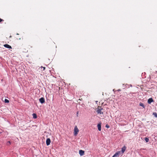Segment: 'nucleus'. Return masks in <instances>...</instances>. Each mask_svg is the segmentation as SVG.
I'll return each mask as SVG.
<instances>
[{
  "instance_id": "nucleus-11",
  "label": "nucleus",
  "mask_w": 157,
  "mask_h": 157,
  "mask_svg": "<svg viewBox=\"0 0 157 157\" xmlns=\"http://www.w3.org/2000/svg\"><path fill=\"white\" fill-rule=\"evenodd\" d=\"M33 117L34 119H36L37 118V116L36 114L33 113Z\"/></svg>"
},
{
  "instance_id": "nucleus-12",
  "label": "nucleus",
  "mask_w": 157,
  "mask_h": 157,
  "mask_svg": "<svg viewBox=\"0 0 157 157\" xmlns=\"http://www.w3.org/2000/svg\"><path fill=\"white\" fill-rule=\"evenodd\" d=\"M140 105L142 106L143 108H145V106H144V104L143 103H142L141 102H140Z\"/></svg>"
},
{
  "instance_id": "nucleus-18",
  "label": "nucleus",
  "mask_w": 157,
  "mask_h": 157,
  "mask_svg": "<svg viewBox=\"0 0 157 157\" xmlns=\"http://www.w3.org/2000/svg\"><path fill=\"white\" fill-rule=\"evenodd\" d=\"M3 21V19L0 18V22H1V21Z\"/></svg>"
},
{
  "instance_id": "nucleus-15",
  "label": "nucleus",
  "mask_w": 157,
  "mask_h": 157,
  "mask_svg": "<svg viewBox=\"0 0 157 157\" xmlns=\"http://www.w3.org/2000/svg\"><path fill=\"white\" fill-rule=\"evenodd\" d=\"M5 103H8L9 102V101L6 99H5Z\"/></svg>"
},
{
  "instance_id": "nucleus-14",
  "label": "nucleus",
  "mask_w": 157,
  "mask_h": 157,
  "mask_svg": "<svg viewBox=\"0 0 157 157\" xmlns=\"http://www.w3.org/2000/svg\"><path fill=\"white\" fill-rule=\"evenodd\" d=\"M153 115H154L155 117H157V113H156L154 112L153 113Z\"/></svg>"
},
{
  "instance_id": "nucleus-5",
  "label": "nucleus",
  "mask_w": 157,
  "mask_h": 157,
  "mask_svg": "<svg viewBox=\"0 0 157 157\" xmlns=\"http://www.w3.org/2000/svg\"><path fill=\"white\" fill-rule=\"evenodd\" d=\"M51 143V140L50 138H48L46 140V144L47 146L50 144Z\"/></svg>"
},
{
  "instance_id": "nucleus-8",
  "label": "nucleus",
  "mask_w": 157,
  "mask_h": 157,
  "mask_svg": "<svg viewBox=\"0 0 157 157\" xmlns=\"http://www.w3.org/2000/svg\"><path fill=\"white\" fill-rule=\"evenodd\" d=\"M153 101V100L152 98H149L147 101L148 104H151V102Z\"/></svg>"
},
{
  "instance_id": "nucleus-7",
  "label": "nucleus",
  "mask_w": 157,
  "mask_h": 157,
  "mask_svg": "<svg viewBox=\"0 0 157 157\" xmlns=\"http://www.w3.org/2000/svg\"><path fill=\"white\" fill-rule=\"evenodd\" d=\"M4 46L5 48H12V47L11 46H10V45L8 44H5L4 45Z\"/></svg>"
},
{
  "instance_id": "nucleus-3",
  "label": "nucleus",
  "mask_w": 157,
  "mask_h": 157,
  "mask_svg": "<svg viewBox=\"0 0 157 157\" xmlns=\"http://www.w3.org/2000/svg\"><path fill=\"white\" fill-rule=\"evenodd\" d=\"M39 101L41 103L43 104L45 102V100L44 98H41L39 99Z\"/></svg>"
},
{
  "instance_id": "nucleus-10",
  "label": "nucleus",
  "mask_w": 157,
  "mask_h": 157,
  "mask_svg": "<svg viewBox=\"0 0 157 157\" xmlns=\"http://www.w3.org/2000/svg\"><path fill=\"white\" fill-rule=\"evenodd\" d=\"M101 109H98L97 111V113H99V114H102L103 113L102 112V113L101 112Z\"/></svg>"
},
{
  "instance_id": "nucleus-2",
  "label": "nucleus",
  "mask_w": 157,
  "mask_h": 157,
  "mask_svg": "<svg viewBox=\"0 0 157 157\" xmlns=\"http://www.w3.org/2000/svg\"><path fill=\"white\" fill-rule=\"evenodd\" d=\"M121 151H118L116 152L115 154L113 155L112 157H119L120 155H121Z\"/></svg>"
},
{
  "instance_id": "nucleus-1",
  "label": "nucleus",
  "mask_w": 157,
  "mask_h": 157,
  "mask_svg": "<svg viewBox=\"0 0 157 157\" xmlns=\"http://www.w3.org/2000/svg\"><path fill=\"white\" fill-rule=\"evenodd\" d=\"M79 132L77 126H75L74 129V134L75 136H76Z\"/></svg>"
},
{
  "instance_id": "nucleus-17",
  "label": "nucleus",
  "mask_w": 157,
  "mask_h": 157,
  "mask_svg": "<svg viewBox=\"0 0 157 157\" xmlns=\"http://www.w3.org/2000/svg\"><path fill=\"white\" fill-rule=\"evenodd\" d=\"M78 114H79V112H78V111H77L76 113V115H77V117L78 116Z\"/></svg>"
},
{
  "instance_id": "nucleus-16",
  "label": "nucleus",
  "mask_w": 157,
  "mask_h": 157,
  "mask_svg": "<svg viewBox=\"0 0 157 157\" xmlns=\"http://www.w3.org/2000/svg\"><path fill=\"white\" fill-rule=\"evenodd\" d=\"M105 127L107 128H109V126L108 124H107L105 125Z\"/></svg>"
},
{
  "instance_id": "nucleus-13",
  "label": "nucleus",
  "mask_w": 157,
  "mask_h": 157,
  "mask_svg": "<svg viewBox=\"0 0 157 157\" xmlns=\"http://www.w3.org/2000/svg\"><path fill=\"white\" fill-rule=\"evenodd\" d=\"M145 140L146 142H147L149 141V139L148 138L145 137Z\"/></svg>"
},
{
  "instance_id": "nucleus-9",
  "label": "nucleus",
  "mask_w": 157,
  "mask_h": 157,
  "mask_svg": "<svg viewBox=\"0 0 157 157\" xmlns=\"http://www.w3.org/2000/svg\"><path fill=\"white\" fill-rule=\"evenodd\" d=\"M98 129L99 131H101V124H98L97 125Z\"/></svg>"
},
{
  "instance_id": "nucleus-6",
  "label": "nucleus",
  "mask_w": 157,
  "mask_h": 157,
  "mask_svg": "<svg viewBox=\"0 0 157 157\" xmlns=\"http://www.w3.org/2000/svg\"><path fill=\"white\" fill-rule=\"evenodd\" d=\"M79 154L81 156H82L84 155V151L83 150H80L79 151Z\"/></svg>"
},
{
  "instance_id": "nucleus-19",
  "label": "nucleus",
  "mask_w": 157,
  "mask_h": 157,
  "mask_svg": "<svg viewBox=\"0 0 157 157\" xmlns=\"http://www.w3.org/2000/svg\"><path fill=\"white\" fill-rule=\"evenodd\" d=\"M43 67V69H44V70H45V67Z\"/></svg>"
},
{
  "instance_id": "nucleus-4",
  "label": "nucleus",
  "mask_w": 157,
  "mask_h": 157,
  "mask_svg": "<svg viewBox=\"0 0 157 157\" xmlns=\"http://www.w3.org/2000/svg\"><path fill=\"white\" fill-rule=\"evenodd\" d=\"M126 149V147L125 146L123 147L121 149V155H122L123 153L125 151V150Z\"/></svg>"
}]
</instances>
